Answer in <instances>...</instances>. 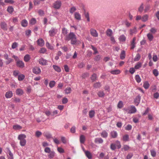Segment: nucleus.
Masks as SVG:
<instances>
[{
	"mask_svg": "<svg viewBox=\"0 0 159 159\" xmlns=\"http://www.w3.org/2000/svg\"><path fill=\"white\" fill-rule=\"evenodd\" d=\"M64 39L66 41L70 40L71 43L72 45L76 44L77 41L76 36L72 32H70L67 35H66Z\"/></svg>",
	"mask_w": 159,
	"mask_h": 159,
	"instance_id": "1",
	"label": "nucleus"
},
{
	"mask_svg": "<svg viewBox=\"0 0 159 159\" xmlns=\"http://www.w3.org/2000/svg\"><path fill=\"white\" fill-rule=\"evenodd\" d=\"M57 30L54 28H52L49 31V35L51 37L54 36L57 33Z\"/></svg>",
	"mask_w": 159,
	"mask_h": 159,
	"instance_id": "2",
	"label": "nucleus"
},
{
	"mask_svg": "<svg viewBox=\"0 0 159 159\" xmlns=\"http://www.w3.org/2000/svg\"><path fill=\"white\" fill-rule=\"evenodd\" d=\"M39 63L42 66H46L47 65V61L43 58H41L39 59Z\"/></svg>",
	"mask_w": 159,
	"mask_h": 159,
	"instance_id": "3",
	"label": "nucleus"
},
{
	"mask_svg": "<svg viewBox=\"0 0 159 159\" xmlns=\"http://www.w3.org/2000/svg\"><path fill=\"white\" fill-rule=\"evenodd\" d=\"M61 1H56L53 4V7L55 9H58L61 7Z\"/></svg>",
	"mask_w": 159,
	"mask_h": 159,
	"instance_id": "4",
	"label": "nucleus"
},
{
	"mask_svg": "<svg viewBox=\"0 0 159 159\" xmlns=\"http://www.w3.org/2000/svg\"><path fill=\"white\" fill-rule=\"evenodd\" d=\"M32 71L34 74H39L40 73L41 71L39 67L36 66L33 68Z\"/></svg>",
	"mask_w": 159,
	"mask_h": 159,
	"instance_id": "5",
	"label": "nucleus"
},
{
	"mask_svg": "<svg viewBox=\"0 0 159 159\" xmlns=\"http://www.w3.org/2000/svg\"><path fill=\"white\" fill-rule=\"evenodd\" d=\"M7 152L8 154V158L9 159H14L13 155L10 150L9 148H6Z\"/></svg>",
	"mask_w": 159,
	"mask_h": 159,
	"instance_id": "6",
	"label": "nucleus"
},
{
	"mask_svg": "<svg viewBox=\"0 0 159 159\" xmlns=\"http://www.w3.org/2000/svg\"><path fill=\"white\" fill-rule=\"evenodd\" d=\"M91 35L93 37H97L98 36V34L96 30L93 29H91L90 30Z\"/></svg>",
	"mask_w": 159,
	"mask_h": 159,
	"instance_id": "7",
	"label": "nucleus"
},
{
	"mask_svg": "<svg viewBox=\"0 0 159 159\" xmlns=\"http://www.w3.org/2000/svg\"><path fill=\"white\" fill-rule=\"evenodd\" d=\"M16 65L17 66L21 68H23L25 66V64L22 61L19 60L17 61Z\"/></svg>",
	"mask_w": 159,
	"mask_h": 159,
	"instance_id": "8",
	"label": "nucleus"
},
{
	"mask_svg": "<svg viewBox=\"0 0 159 159\" xmlns=\"http://www.w3.org/2000/svg\"><path fill=\"white\" fill-rule=\"evenodd\" d=\"M0 26L1 29L4 30H7V24L4 21L1 22L0 23Z\"/></svg>",
	"mask_w": 159,
	"mask_h": 159,
	"instance_id": "9",
	"label": "nucleus"
},
{
	"mask_svg": "<svg viewBox=\"0 0 159 159\" xmlns=\"http://www.w3.org/2000/svg\"><path fill=\"white\" fill-rule=\"evenodd\" d=\"M141 99V96L138 95L134 99V103L136 106H138L140 103Z\"/></svg>",
	"mask_w": 159,
	"mask_h": 159,
	"instance_id": "10",
	"label": "nucleus"
},
{
	"mask_svg": "<svg viewBox=\"0 0 159 159\" xmlns=\"http://www.w3.org/2000/svg\"><path fill=\"white\" fill-rule=\"evenodd\" d=\"M136 109L135 107L134 106L132 105L130 106V108H129V111H128V113H134L136 112Z\"/></svg>",
	"mask_w": 159,
	"mask_h": 159,
	"instance_id": "11",
	"label": "nucleus"
},
{
	"mask_svg": "<svg viewBox=\"0 0 159 159\" xmlns=\"http://www.w3.org/2000/svg\"><path fill=\"white\" fill-rule=\"evenodd\" d=\"M75 18L78 20H81L80 14L78 12H75L74 14Z\"/></svg>",
	"mask_w": 159,
	"mask_h": 159,
	"instance_id": "12",
	"label": "nucleus"
},
{
	"mask_svg": "<svg viewBox=\"0 0 159 159\" xmlns=\"http://www.w3.org/2000/svg\"><path fill=\"white\" fill-rule=\"evenodd\" d=\"M13 96V93L11 91L7 92L5 94V97L7 98H11Z\"/></svg>",
	"mask_w": 159,
	"mask_h": 159,
	"instance_id": "13",
	"label": "nucleus"
},
{
	"mask_svg": "<svg viewBox=\"0 0 159 159\" xmlns=\"http://www.w3.org/2000/svg\"><path fill=\"white\" fill-rule=\"evenodd\" d=\"M37 42L38 45L40 47L43 46L44 44V41L42 39H38Z\"/></svg>",
	"mask_w": 159,
	"mask_h": 159,
	"instance_id": "14",
	"label": "nucleus"
},
{
	"mask_svg": "<svg viewBox=\"0 0 159 159\" xmlns=\"http://www.w3.org/2000/svg\"><path fill=\"white\" fill-rule=\"evenodd\" d=\"M111 137L113 138H116L118 135V134L116 131H113L111 132L110 133Z\"/></svg>",
	"mask_w": 159,
	"mask_h": 159,
	"instance_id": "15",
	"label": "nucleus"
},
{
	"mask_svg": "<svg viewBox=\"0 0 159 159\" xmlns=\"http://www.w3.org/2000/svg\"><path fill=\"white\" fill-rule=\"evenodd\" d=\"M103 142V140L101 138H97L95 139L94 142L95 143H102Z\"/></svg>",
	"mask_w": 159,
	"mask_h": 159,
	"instance_id": "16",
	"label": "nucleus"
},
{
	"mask_svg": "<svg viewBox=\"0 0 159 159\" xmlns=\"http://www.w3.org/2000/svg\"><path fill=\"white\" fill-rule=\"evenodd\" d=\"M85 154L86 156L89 159H91L92 158V155L90 152L89 151H84Z\"/></svg>",
	"mask_w": 159,
	"mask_h": 159,
	"instance_id": "17",
	"label": "nucleus"
},
{
	"mask_svg": "<svg viewBox=\"0 0 159 159\" xmlns=\"http://www.w3.org/2000/svg\"><path fill=\"white\" fill-rule=\"evenodd\" d=\"M80 140L81 143H84L85 140V136L83 135H81L80 138Z\"/></svg>",
	"mask_w": 159,
	"mask_h": 159,
	"instance_id": "18",
	"label": "nucleus"
},
{
	"mask_svg": "<svg viewBox=\"0 0 159 159\" xmlns=\"http://www.w3.org/2000/svg\"><path fill=\"white\" fill-rule=\"evenodd\" d=\"M23 93V90L20 89H18L16 90V93L17 95H22Z\"/></svg>",
	"mask_w": 159,
	"mask_h": 159,
	"instance_id": "19",
	"label": "nucleus"
},
{
	"mask_svg": "<svg viewBox=\"0 0 159 159\" xmlns=\"http://www.w3.org/2000/svg\"><path fill=\"white\" fill-rule=\"evenodd\" d=\"M52 67L54 70L57 72H60L61 71V69L59 66L56 65H53Z\"/></svg>",
	"mask_w": 159,
	"mask_h": 159,
	"instance_id": "20",
	"label": "nucleus"
},
{
	"mask_svg": "<svg viewBox=\"0 0 159 159\" xmlns=\"http://www.w3.org/2000/svg\"><path fill=\"white\" fill-rule=\"evenodd\" d=\"M14 10V8L12 6H8L7 9V11L10 14L12 13Z\"/></svg>",
	"mask_w": 159,
	"mask_h": 159,
	"instance_id": "21",
	"label": "nucleus"
},
{
	"mask_svg": "<svg viewBox=\"0 0 159 159\" xmlns=\"http://www.w3.org/2000/svg\"><path fill=\"white\" fill-rule=\"evenodd\" d=\"M119 41L121 42H125L126 39V37L123 34L120 36L119 38Z\"/></svg>",
	"mask_w": 159,
	"mask_h": 159,
	"instance_id": "22",
	"label": "nucleus"
},
{
	"mask_svg": "<svg viewBox=\"0 0 159 159\" xmlns=\"http://www.w3.org/2000/svg\"><path fill=\"white\" fill-rule=\"evenodd\" d=\"M49 154L48 155V156L49 158H53L55 156V153L53 151H52L49 152Z\"/></svg>",
	"mask_w": 159,
	"mask_h": 159,
	"instance_id": "23",
	"label": "nucleus"
},
{
	"mask_svg": "<svg viewBox=\"0 0 159 159\" xmlns=\"http://www.w3.org/2000/svg\"><path fill=\"white\" fill-rule=\"evenodd\" d=\"M71 89L70 87L66 88L64 90L65 94H66L70 93L71 92Z\"/></svg>",
	"mask_w": 159,
	"mask_h": 159,
	"instance_id": "24",
	"label": "nucleus"
},
{
	"mask_svg": "<svg viewBox=\"0 0 159 159\" xmlns=\"http://www.w3.org/2000/svg\"><path fill=\"white\" fill-rule=\"evenodd\" d=\"M101 135L103 138H106L108 136V133L105 130L103 131L101 133Z\"/></svg>",
	"mask_w": 159,
	"mask_h": 159,
	"instance_id": "25",
	"label": "nucleus"
},
{
	"mask_svg": "<svg viewBox=\"0 0 159 159\" xmlns=\"http://www.w3.org/2000/svg\"><path fill=\"white\" fill-rule=\"evenodd\" d=\"M113 34L112 30L111 29H108L106 31V34L109 37L112 36Z\"/></svg>",
	"mask_w": 159,
	"mask_h": 159,
	"instance_id": "26",
	"label": "nucleus"
},
{
	"mask_svg": "<svg viewBox=\"0 0 159 159\" xmlns=\"http://www.w3.org/2000/svg\"><path fill=\"white\" fill-rule=\"evenodd\" d=\"M125 53L124 50H122L120 55V59L121 60L124 59L125 58Z\"/></svg>",
	"mask_w": 159,
	"mask_h": 159,
	"instance_id": "27",
	"label": "nucleus"
},
{
	"mask_svg": "<svg viewBox=\"0 0 159 159\" xmlns=\"http://www.w3.org/2000/svg\"><path fill=\"white\" fill-rule=\"evenodd\" d=\"M95 112L94 111L91 110L89 112V116L90 118H93L95 115Z\"/></svg>",
	"mask_w": 159,
	"mask_h": 159,
	"instance_id": "28",
	"label": "nucleus"
},
{
	"mask_svg": "<svg viewBox=\"0 0 159 159\" xmlns=\"http://www.w3.org/2000/svg\"><path fill=\"white\" fill-rule=\"evenodd\" d=\"M21 25L23 27H26L28 25L27 21L26 20H22L21 22Z\"/></svg>",
	"mask_w": 159,
	"mask_h": 159,
	"instance_id": "29",
	"label": "nucleus"
},
{
	"mask_svg": "<svg viewBox=\"0 0 159 159\" xmlns=\"http://www.w3.org/2000/svg\"><path fill=\"white\" fill-rule=\"evenodd\" d=\"M97 94L98 97L100 98H103L105 95L104 92L102 91H98L97 93Z\"/></svg>",
	"mask_w": 159,
	"mask_h": 159,
	"instance_id": "30",
	"label": "nucleus"
},
{
	"mask_svg": "<svg viewBox=\"0 0 159 159\" xmlns=\"http://www.w3.org/2000/svg\"><path fill=\"white\" fill-rule=\"evenodd\" d=\"M46 47L50 50H53L54 47L53 46L51 45L48 42H47L46 43Z\"/></svg>",
	"mask_w": 159,
	"mask_h": 159,
	"instance_id": "31",
	"label": "nucleus"
},
{
	"mask_svg": "<svg viewBox=\"0 0 159 159\" xmlns=\"http://www.w3.org/2000/svg\"><path fill=\"white\" fill-rule=\"evenodd\" d=\"M147 36L148 40L150 41H151L153 39V36L151 33H149L147 34Z\"/></svg>",
	"mask_w": 159,
	"mask_h": 159,
	"instance_id": "32",
	"label": "nucleus"
},
{
	"mask_svg": "<svg viewBox=\"0 0 159 159\" xmlns=\"http://www.w3.org/2000/svg\"><path fill=\"white\" fill-rule=\"evenodd\" d=\"M26 137V136L24 134H21L18 136V139L20 140L25 139V138Z\"/></svg>",
	"mask_w": 159,
	"mask_h": 159,
	"instance_id": "33",
	"label": "nucleus"
},
{
	"mask_svg": "<svg viewBox=\"0 0 159 159\" xmlns=\"http://www.w3.org/2000/svg\"><path fill=\"white\" fill-rule=\"evenodd\" d=\"M62 33L65 36L66 35H68L67 34L68 33V30L65 27L62 28Z\"/></svg>",
	"mask_w": 159,
	"mask_h": 159,
	"instance_id": "34",
	"label": "nucleus"
},
{
	"mask_svg": "<svg viewBox=\"0 0 159 159\" xmlns=\"http://www.w3.org/2000/svg\"><path fill=\"white\" fill-rule=\"evenodd\" d=\"M30 57L29 54L26 55L24 57V60L25 62H28L30 60Z\"/></svg>",
	"mask_w": 159,
	"mask_h": 159,
	"instance_id": "35",
	"label": "nucleus"
},
{
	"mask_svg": "<svg viewBox=\"0 0 159 159\" xmlns=\"http://www.w3.org/2000/svg\"><path fill=\"white\" fill-rule=\"evenodd\" d=\"M148 16L147 15H145L142 18V20L143 22L147 21L148 19Z\"/></svg>",
	"mask_w": 159,
	"mask_h": 159,
	"instance_id": "36",
	"label": "nucleus"
},
{
	"mask_svg": "<svg viewBox=\"0 0 159 159\" xmlns=\"http://www.w3.org/2000/svg\"><path fill=\"white\" fill-rule=\"evenodd\" d=\"M144 9L143 7V3H142L140 6V7L138 8V11L140 12V13H142L143 12Z\"/></svg>",
	"mask_w": 159,
	"mask_h": 159,
	"instance_id": "37",
	"label": "nucleus"
},
{
	"mask_svg": "<svg viewBox=\"0 0 159 159\" xmlns=\"http://www.w3.org/2000/svg\"><path fill=\"white\" fill-rule=\"evenodd\" d=\"M149 86V84L148 81H145L143 83V87L146 89H148Z\"/></svg>",
	"mask_w": 159,
	"mask_h": 159,
	"instance_id": "38",
	"label": "nucleus"
},
{
	"mask_svg": "<svg viewBox=\"0 0 159 159\" xmlns=\"http://www.w3.org/2000/svg\"><path fill=\"white\" fill-rule=\"evenodd\" d=\"M123 140L124 141H129V137L128 134H125L123 136Z\"/></svg>",
	"mask_w": 159,
	"mask_h": 159,
	"instance_id": "39",
	"label": "nucleus"
},
{
	"mask_svg": "<svg viewBox=\"0 0 159 159\" xmlns=\"http://www.w3.org/2000/svg\"><path fill=\"white\" fill-rule=\"evenodd\" d=\"M13 128L15 130H19L21 129L22 127L19 125H14L13 126Z\"/></svg>",
	"mask_w": 159,
	"mask_h": 159,
	"instance_id": "40",
	"label": "nucleus"
},
{
	"mask_svg": "<svg viewBox=\"0 0 159 159\" xmlns=\"http://www.w3.org/2000/svg\"><path fill=\"white\" fill-rule=\"evenodd\" d=\"M120 71L118 70H113L110 71V72L111 74L114 75L118 74L120 73Z\"/></svg>",
	"mask_w": 159,
	"mask_h": 159,
	"instance_id": "41",
	"label": "nucleus"
},
{
	"mask_svg": "<svg viewBox=\"0 0 159 159\" xmlns=\"http://www.w3.org/2000/svg\"><path fill=\"white\" fill-rule=\"evenodd\" d=\"M93 86L95 88H99L101 86V83L100 82H96L93 84Z\"/></svg>",
	"mask_w": 159,
	"mask_h": 159,
	"instance_id": "42",
	"label": "nucleus"
},
{
	"mask_svg": "<svg viewBox=\"0 0 159 159\" xmlns=\"http://www.w3.org/2000/svg\"><path fill=\"white\" fill-rule=\"evenodd\" d=\"M43 135L47 138H52V135L50 134L48 132H45L43 133Z\"/></svg>",
	"mask_w": 159,
	"mask_h": 159,
	"instance_id": "43",
	"label": "nucleus"
},
{
	"mask_svg": "<svg viewBox=\"0 0 159 159\" xmlns=\"http://www.w3.org/2000/svg\"><path fill=\"white\" fill-rule=\"evenodd\" d=\"M36 22V20L35 18H32L30 21V24L31 25H34Z\"/></svg>",
	"mask_w": 159,
	"mask_h": 159,
	"instance_id": "44",
	"label": "nucleus"
},
{
	"mask_svg": "<svg viewBox=\"0 0 159 159\" xmlns=\"http://www.w3.org/2000/svg\"><path fill=\"white\" fill-rule=\"evenodd\" d=\"M25 78V75L23 74H20L18 75V80L19 81H22Z\"/></svg>",
	"mask_w": 159,
	"mask_h": 159,
	"instance_id": "45",
	"label": "nucleus"
},
{
	"mask_svg": "<svg viewBox=\"0 0 159 159\" xmlns=\"http://www.w3.org/2000/svg\"><path fill=\"white\" fill-rule=\"evenodd\" d=\"M97 79V75L95 73H93L91 77V79L93 82L95 81Z\"/></svg>",
	"mask_w": 159,
	"mask_h": 159,
	"instance_id": "46",
	"label": "nucleus"
},
{
	"mask_svg": "<svg viewBox=\"0 0 159 159\" xmlns=\"http://www.w3.org/2000/svg\"><path fill=\"white\" fill-rule=\"evenodd\" d=\"M142 66V63L141 62H138L135 66L134 68L136 69H138L140 68Z\"/></svg>",
	"mask_w": 159,
	"mask_h": 159,
	"instance_id": "47",
	"label": "nucleus"
},
{
	"mask_svg": "<svg viewBox=\"0 0 159 159\" xmlns=\"http://www.w3.org/2000/svg\"><path fill=\"white\" fill-rule=\"evenodd\" d=\"M141 55L139 53H137L134 58V61H138L140 59Z\"/></svg>",
	"mask_w": 159,
	"mask_h": 159,
	"instance_id": "48",
	"label": "nucleus"
},
{
	"mask_svg": "<svg viewBox=\"0 0 159 159\" xmlns=\"http://www.w3.org/2000/svg\"><path fill=\"white\" fill-rule=\"evenodd\" d=\"M136 28L135 27L133 29L130 30V35H133V34L135 33L136 32Z\"/></svg>",
	"mask_w": 159,
	"mask_h": 159,
	"instance_id": "49",
	"label": "nucleus"
},
{
	"mask_svg": "<svg viewBox=\"0 0 159 159\" xmlns=\"http://www.w3.org/2000/svg\"><path fill=\"white\" fill-rule=\"evenodd\" d=\"M135 79L136 81L138 83H140L141 81V79L139 75H137L135 76Z\"/></svg>",
	"mask_w": 159,
	"mask_h": 159,
	"instance_id": "50",
	"label": "nucleus"
},
{
	"mask_svg": "<svg viewBox=\"0 0 159 159\" xmlns=\"http://www.w3.org/2000/svg\"><path fill=\"white\" fill-rule=\"evenodd\" d=\"M116 146L117 147L118 149H120L121 147L120 142L118 140L116 141V143L115 144Z\"/></svg>",
	"mask_w": 159,
	"mask_h": 159,
	"instance_id": "51",
	"label": "nucleus"
},
{
	"mask_svg": "<svg viewBox=\"0 0 159 159\" xmlns=\"http://www.w3.org/2000/svg\"><path fill=\"white\" fill-rule=\"evenodd\" d=\"M91 48L94 51V52L93 53L94 54L98 53V51L97 50V49L95 47L91 45Z\"/></svg>",
	"mask_w": 159,
	"mask_h": 159,
	"instance_id": "52",
	"label": "nucleus"
},
{
	"mask_svg": "<svg viewBox=\"0 0 159 159\" xmlns=\"http://www.w3.org/2000/svg\"><path fill=\"white\" fill-rule=\"evenodd\" d=\"M47 51L46 49L44 48H42L39 51V52L41 53H45Z\"/></svg>",
	"mask_w": 159,
	"mask_h": 159,
	"instance_id": "53",
	"label": "nucleus"
},
{
	"mask_svg": "<svg viewBox=\"0 0 159 159\" xmlns=\"http://www.w3.org/2000/svg\"><path fill=\"white\" fill-rule=\"evenodd\" d=\"M76 10V7H73L70 8L69 11L70 13L73 14Z\"/></svg>",
	"mask_w": 159,
	"mask_h": 159,
	"instance_id": "54",
	"label": "nucleus"
},
{
	"mask_svg": "<svg viewBox=\"0 0 159 159\" xmlns=\"http://www.w3.org/2000/svg\"><path fill=\"white\" fill-rule=\"evenodd\" d=\"M18 44L16 42H14L12 44L11 48L13 49H14L17 47Z\"/></svg>",
	"mask_w": 159,
	"mask_h": 159,
	"instance_id": "55",
	"label": "nucleus"
},
{
	"mask_svg": "<svg viewBox=\"0 0 159 159\" xmlns=\"http://www.w3.org/2000/svg\"><path fill=\"white\" fill-rule=\"evenodd\" d=\"M26 143L25 139H24L20 140V144L21 146H24L25 145Z\"/></svg>",
	"mask_w": 159,
	"mask_h": 159,
	"instance_id": "56",
	"label": "nucleus"
},
{
	"mask_svg": "<svg viewBox=\"0 0 159 159\" xmlns=\"http://www.w3.org/2000/svg\"><path fill=\"white\" fill-rule=\"evenodd\" d=\"M84 15L85 18H86L87 19V21L89 22L90 21V18L88 12H85Z\"/></svg>",
	"mask_w": 159,
	"mask_h": 159,
	"instance_id": "57",
	"label": "nucleus"
},
{
	"mask_svg": "<svg viewBox=\"0 0 159 159\" xmlns=\"http://www.w3.org/2000/svg\"><path fill=\"white\" fill-rule=\"evenodd\" d=\"M153 73L155 76H157L159 74L158 71L156 69H154L153 70Z\"/></svg>",
	"mask_w": 159,
	"mask_h": 159,
	"instance_id": "58",
	"label": "nucleus"
},
{
	"mask_svg": "<svg viewBox=\"0 0 159 159\" xmlns=\"http://www.w3.org/2000/svg\"><path fill=\"white\" fill-rule=\"evenodd\" d=\"M55 84V82L54 81H52L49 83V86L51 88H53Z\"/></svg>",
	"mask_w": 159,
	"mask_h": 159,
	"instance_id": "59",
	"label": "nucleus"
},
{
	"mask_svg": "<svg viewBox=\"0 0 159 159\" xmlns=\"http://www.w3.org/2000/svg\"><path fill=\"white\" fill-rule=\"evenodd\" d=\"M150 152L151 156L153 157H155L156 155V151L153 150H152L150 151Z\"/></svg>",
	"mask_w": 159,
	"mask_h": 159,
	"instance_id": "60",
	"label": "nucleus"
},
{
	"mask_svg": "<svg viewBox=\"0 0 159 159\" xmlns=\"http://www.w3.org/2000/svg\"><path fill=\"white\" fill-rule=\"evenodd\" d=\"M85 66V64L83 62H80L78 65V66L79 68H82Z\"/></svg>",
	"mask_w": 159,
	"mask_h": 159,
	"instance_id": "61",
	"label": "nucleus"
},
{
	"mask_svg": "<svg viewBox=\"0 0 159 159\" xmlns=\"http://www.w3.org/2000/svg\"><path fill=\"white\" fill-rule=\"evenodd\" d=\"M57 150L60 153H62L64 152V150L61 147H57Z\"/></svg>",
	"mask_w": 159,
	"mask_h": 159,
	"instance_id": "62",
	"label": "nucleus"
},
{
	"mask_svg": "<svg viewBox=\"0 0 159 159\" xmlns=\"http://www.w3.org/2000/svg\"><path fill=\"white\" fill-rule=\"evenodd\" d=\"M7 61H6L5 62V63L6 65H8L11 63L12 61H13V60L10 58H9L7 59Z\"/></svg>",
	"mask_w": 159,
	"mask_h": 159,
	"instance_id": "63",
	"label": "nucleus"
},
{
	"mask_svg": "<svg viewBox=\"0 0 159 159\" xmlns=\"http://www.w3.org/2000/svg\"><path fill=\"white\" fill-rule=\"evenodd\" d=\"M133 156V154L132 153H129L127 155L126 158V159H130Z\"/></svg>",
	"mask_w": 159,
	"mask_h": 159,
	"instance_id": "64",
	"label": "nucleus"
}]
</instances>
